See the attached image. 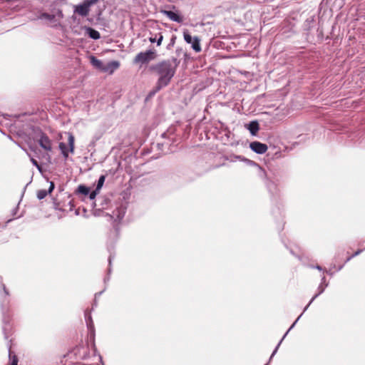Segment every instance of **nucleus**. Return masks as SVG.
Returning a JSON list of instances; mask_svg holds the SVG:
<instances>
[{
  "instance_id": "7ed1b4c3",
  "label": "nucleus",
  "mask_w": 365,
  "mask_h": 365,
  "mask_svg": "<svg viewBox=\"0 0 365 365\" xmlns=\"http://www.w3.org/2000/svg\"><path fill=\"white\" fill-rule=\"evenodd\" d=\"M155 52L151 50H148L145 52H140L138 53L134 58L133 61L135 63H146L155 59Z\"/></svg>"
},
{
  "instance_id": "9b49d317",
  "label": "nucleus",
  "mask_w": 365,
  "mask_h": 365,
  "mask_svg": "<svg viewBox=\"0 0 365 365\" xmlns=\"http://www.w3.org/2000/svg\"><path fill=\"white\" fill-rule=\"evenodd\" d=\"M91 64L96 67V68L103 71V68L104 67V63L99 59L96 58L95 56H92L90 58Z\"/></svg>"
},
{
  "instance_id": "2eb2a0df",
  "label": "nucleus",
  "mask_w": 365,
  "mask_h": 365,
  "mask_svg": "<svg viewBox=\"0 0 365 365\" xmlns=\"http://www.w3.org/2000/svg\"><path fill=\"white\" fill-rule=\"evenodd\" d=\"M58 147H59V149L61 151L62 155L66 159L68 157V150L67 149L66 145L64 143L61 142L59 143Z\"/></svg>"
},
{
  "instance_id": "a211bd4d",
  "label": "nucleus",
  "mask_w": 365,
  "mask_h": 365,
  "mask_svg": "<svg viewBox=\"0 0 365 365\" xmlns=\"http://www.w3.org/2000/svg\"><path fill=\"white\" fill-rule=\"evenodd\" d=\"M105 179H106V176L105 175H101L99 179H98V184H97V186H96V190H100L102 187V186L103 185V183L105 182Z\"/></svg>"
},
{
  "instance_id": "f8f14e48",
  "label": "nucleus",
  "mask_w": 365,
  "mask_h": 365,
  "mask_svg": "<svg viewBox=\"0 0 365 365\" xmlns=\"http://www.w3.org/2000/svg\"><path fill=\"white\" fill-rule=\"evenodd\" d=\"M86 32L88 34V36L93 39L97 40L101 38L100 33L98 31H96L92 28H90V27L87 28Z\"/></svg>"
},
{
  "instance_id": "4468645a",
  "label": "nucleus",
  "mask_w": 365,
  "mask_h": 365,
  "mask_svg": "<svg viewBox=\"0 0 365 365\" xmlns=\"http://www.w3.org/2000/svg\"><path fill=\"white\" fill-rule=\"evenodd\" d=\"M74 142H75V138H74L73 135L72 133H69L68 143V146H69V151L71 153H74V148H75Z\"/></svg>"
},
{
  "instance_id": "5701e85b",
  "label": "nucleus",
  "mask_w": 365,
  "mask_h": 365,
  "mask_svg": "<svg viewBox=\"0 0 365 365\" xmlns=\"http://www.w3.org/2000/svg\"><path fill=\"white\" fill-rule=\"evenodd\" d=\"M31 162H32V163H33L34 165H36V166L38 167V162H37L35 159L31 158Z\"/></svg>"
},
{
  "instance_id": "f3484780",
  "label": "nucleus",
  "mask_w": 365,
  "mask_h": 365,
  "mask_svg": "<svg viewBox=\"0 0 365 365\" xmlns=\"http://www.w3.org/2000/svg\"><path fill=\"white\" fill-rule=\"evenodd\" d=\"M183 37L186 43H191L193 41V38L191 36V35L188 33V31H184L183 32Z\"/></svg>"
},
{
  "instance_id": "1a4fd4ad",
  "label": "nucleus",
  "mask_w": 365,
  "mask_h": 365,
  "mask_svg": "<svg viewBox=\"0 0 365 365\" xmlns=\"http://www.w3.org/2000/svg\"><path fill=\"white\" fill-rule=\"evenodd\" d=\"M54 183L53 182H50V186L48 188V190L46 191V190H40L37 192V197L39 200H42L46 197L48 193H51L53 190L54 189Z\"/></svg>"
},
{
  "instance_id": "4be33fe9",
  "label": "nucleus",
  "mask_w": 365,
  "mask_h": 365,
  "mask_svg": "<svg viewBox=\"0 0 365 365\" xmlns=\"http://www.w3.org/2000/svg\"><path fill=\"white\" fill-rule=\"evenodd\" d=\"M159 35H160V36H159L158 39L156 41L158 46L161 45L163 39V35L161 34H160Z\"/></svg>"
},
{
  "instance_id": "a878e982",
  "label": "nucleus",
  "mask_w": 365,
  "mask_h": 365,
  "mask_svg": "<svg viewBox=\"0 0 365 365\" xmlns=\"http://www.w3.org/2000/svg\"><path fill=\"white\" fill-rule=\"evenodd\" d=\"M317 268L318 269H321V267H320L319 266H317Z\"/></svg>"
},
{
  "instance_id": "412c9836",
  "label": "nucleus",
  "mask_w": 365,
  "mask_h": 365,
  "mask_svg": "<svg viewBox=\"0 0 365 365\" xmlns=\"http://www.w3.org/2000/svg\"><path fill=\"white\" fill-rule=\"evenodd\" d=\"M99 190H94L93 192H91V193L89 192V198L93 200L96 197V195H97V192H98Z\"/></svg>"
},
{
  "instance_id": "423d86ee",
  "label": "nucleus",
  "mask_w": 365,
  "mask_h": 365,
  "mask_svg": "<svg viewBox=\"0 0 365 365\" xmlns=\"http://www.w3.org/2000/svg\"><path fill=\"white\" fill-rule=\"evenodd\" d=\"M39 145L42 148H43L46 151H51L52 150V143L50 138L44 133H42L40 136V138L38 140Z\"/></svg>"
},
{
  "instance_id": "393cba45",
  "label": "nucleus",
  "mask_w": 365,
  "mask_h": 365,
  "mask_svg": "<svg viewBox=\"0 0 365 365\" xmlns=\"http://www.w3.org/2000/svg\"><path fill=\"white\" fill-rule=\"evenodd\" d=\"M149 40H150V41L151 43H154V42H155V41H157L155 37V38H153V37H150V38H149Z\"/></svg>"
},
{
  "instance_id": "6e6552de",
  "label": "nucleus",
  "mask_w": 365,
  "mask_h": 365,
  "mask_svg": "<svg viewBox=\"0 0 365 365\" xmlns=\"http://www.w3.org/2000/svg\"><path fill=\"white\" fill-rule=\"evenodd\" d=\"M164 14L173 21L178 23L182 22V17L172 11H164Z\"/></svg>"
},
{
  "instance_id": "aec40b11",
  "label": "nucleus",
  "mask_w": 365,
  "mask_h": 365,
  "mask_svg": "<svg viewBox=\"0 0 365 365\" xmlns=\"http://www.w3.org/2000/svg\"><path fill=\"white\" fill-rule=\"evenodd\" d=\"M362 252L361 250H357L356 252H354L351 256L349 257L346 259V261H349L351 258H353L354 257H356L358 255H359L361 252Z\"/></svg>"
},
{
  "instance_id": "20e7f679",
  "label": "nucleus",
  "mask_w": 365,
  "mask_h": 365,
  "mask_svg": "<svg viewBox=\"0 0 365 365\" xmlns=\"http://www.w3.org/2000/svg\"><path fill=\"white\" fill-rule=\"evenodd\" d=\"M63 17V14L61 10H58L56 14L42 13L39 15L38 18L41 19H46L51 22L53 26H57L59 24L58 20Z\"/></svg>"
},
{
  "instance_id": "39448f33",
  "label": "nucleus",
  "mask_w": 365,
  "mask_h": 365,
  "mask_svg": "<svg viewBox=\"0 0 365 365\" xmlns=\"http://www.w3.org/2000/svg\"><path fill=\"white\" fill-rule=\"evenodd\" d=\"M250 148L257 154H264L267 152L268 147L266 144L259 141H254L250 144Z\"/></svg>"
},
{
  "instance_id": "f03ea898",
  "label": "nucleus",
  "mask_w": 365,
  "mask_h": 365,
  "mask_svg": "<svg viewBox=\"0 0 365 365\" xmlns=\"http://www.w3.org/2000/svg\"><path fill=\"white\" fill-rule=\"evenodd\" d=\"M98 0H86L83 4L75 6L74 13L81 16H87L90 11V7L96 4Z\"/></svg>"
},
{
  "instance_id": "9d476101",
  "label": "nucleus",
  "mask_w": 365,
  "mask_h": 365,
  "mask_svg": "<svg viewBox=\"0 0 365 365\" xmlns=\"http://www.w3.org/2000/svg\"><path fill=\"white\" fill-rule=\"evenodd\" d=\"M247 128L252 135H256L259 129V125L257 121H252L247 125Z\"/></svg>"
},
{
  "instance_id": "ddd939ff",
  "label": "nucleus",
  "mask_w": 365,
  "mask_h": 365,
  "mask_svg": "<svg viewBox=\"0 0 365 365\" xmlns=\"http://www.w3.org/2000/svg\"><path fill=\"white\" fill-rule=\"evenodd\" d=\"M200 41V39L197 36H195L191 43L192 49L197 53L200 52L202 50Z\"/></svg>"
},
{
  "instance_id": "b1692460",
  "label": "nucleus",
  "mask_w": 365,
  "mask_h": 365,
  "mask_svg": "<svg viewBox=\"0 0 365 365\" xmlns=\"http://www.w3.org/2000/svg\"><path fill=\"white\" fill-rule=\"evenodd\" d=\"M4 293H5L6 295H9V292L8 289H6V287H5V285H4Z\"/></svg>"
},
{
  "instance_id": "0eeeda50",
  "label": "nucleus",
  "mask_w": 365,
  "mask_h": 365,
  "mask_svg": "<svg viewBox=\"0 0 365 365\" xmlns=\"http://www.w3.org/2000/svg\"><path fill=\"white\" fill-rule=\"evenodd\" d=\"M119 67H120V62L118 61H113L108 63L107 64H104L103 71L107 72L109 74H112Z\"/></svg>"
},
{
  "instance_id": "dca6fc26",
  "label": "nucleus",
  "mask_w": 365,
  "mask_h": 365,
  "mask_svg": "<svg viewBox=\"0 0 365 365\" xmlns=\"http://www.w3.org/2000/svg\"><path fill=\"white\" fill-rule=\"evenodd\" d=\"M77 192L83 195H87L90 192V188L85 185H81L78 187Z\"/></svg>"
},
{
  "instance_id": "6ab92c4d",
  "label": "nucleus",
  "mask_w": 365,
  "mask_h": 365,
  "mask_svg": "<svg viewBox=\"0 0 365 365\" xmlns=\"http://www.w3.org/2000/svg\"><path fill=\"white\" fill-rule=\"evenodd\" d=\"M9 357L11 361L10 365H18V358L16 355H11V354H9Z\"/></svg>"
},
{
  "instance_id": "f257e3e1",
  "label": "nucleus",
  "mask_w": 365,
  "mask_h": 365,
  "mask_svg": "<svg viewBox=\"0 0 365 365\" xmlns=\"http://www.w3.org/2000/svg\"><path fill=\"white\" fill-rule=\"evenodd\" d=\"M179 63L180 61L176 58H173L172 59L163 61L151 67V69L159 76V78L155 90L150 92V96L154 95L170 83Z\"/></svg>"
}]
</instances>
